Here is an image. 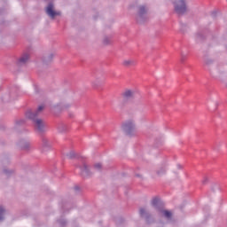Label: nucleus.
<instances>
[{
    "instance_id": "1",
    "label": "nucleus",
    "mask_w": 227,
    "mask_h": 227,
    "mask_svg": "<svg viewBox=\"0 0 227 227\" xmlns=\"http://www.w3.org/2000/svg\"><path fill=\"white\" fill-rule=\"evenodd\" d=\"M44 107L43 105H41L35 111L33 112V110H28L26 113V118L33 121L34 127L37 132H45V122L38 118V116L42 114V111H43Z\"/></svg>"
},
{
    "instance_id": "2",
    "label": "nucleus",
    "mask_w": 227,
    "mask_h": 227,
    "mask_svg": "<svg viewBox=\"0 0 227 227\" xmlns=\"http://www.w3.org/2000/svg\"><path fill=\"white\" fill-rule=\"evenodd\" d=\"M151 205L157 213L160 214L161 215L165 216L166 219H171V211L164 210L162 208V202H160V199L155 197L152 200Z\"/></svg>"
},
{
    "instance_id": "3",
    "label": "nucleus",
    "mask_w": 227,
    "mask_h": 227,
    "mask_svg": "<svg viewBox=\"0 0 227 227\" xmlns=\"http://www.w3.org/2000/svg\"><path fill=\"white\" fill-rule=\"evenodd\" d=\"M174 10L178 15H184L187 12V1L175 0L173 2Z\"/></svg>"
},
{
    "instance_id": "4",
    "label": "nucleus",
    "mask_w": 227,
    "mask_h": 227,
    "mask_svg": "<svg viewBox=\"0 0 227 227\" xmlns=\"http://www.w3.org/2000/svg\"><path fill=\"white\" fill-rule=\"evenodd\" d=\"M121 129L126 134L132 136L136 132V122L134 120H128L122 123Z\"/></svg>"
},
{
    "instance_id": "5",
    "label": "nucleus",
    "mask_w": 227,
    "mask_h": 227,
    "mask_svg": "<svg viewBox=\"0 0 227 227\" xmlns=\"http://www.w3.org/2000/svg\"><path fill=\"white\" fill-rule=\"evenodd\" d=\"M146 13H148V5L141 4L138 6L137 21L143 22L146 19Z\"/></svg>"
},
{
    "instance_id": "6",
    "label": "nucleus",
    "mask_w": 227,
    "mask_h": 227,
    "mask_svg": "<svg viewBox=\"0 0 227 227\" xmlns=\"http://www.w3.org/2000/svg\"><path fill=\"white\" fill-rule=\"evenodd\" d=\"M46 13H47L48 17H50L51 19H54V17H59V15H61V12L56 11L54 9V4H52V3H50L47 5Z\"/></svg>"
},
{
    "instance_id": "7",
    "label": "nucleus",
    "mask_w": 227,
    "mask_h": 227,
    "mask_svg": "<svg viewBox=\"0 0 227 227\" xmlns=\"http://www.w3.org/2000/svg\"><path fill=\"white\" fill-rule=\"evenodd\" d=\"M41 150L43 153H45V152H49V150H51V142H49L47 138L43 139V146Z\"/></svg>"
},
{
    "instance_id": "8",
    "label": "nucleus",
    "mask_w": 227,
    "mask_h": 227,
    "mask_svg": "<svg viewBox=\"0 0 227 227\" xmlns=\"http://www.w3.org/2000/svg\"><path fill=\"white\" fill-rule=\"evenodd\" d=\"M81 172L82 176H90V175H91V170L88 165H86V163H83L82 167L81 168Z\"/></svg>"
},
{
    "instance_id": "9",
    "label": "nucleus",
    "mask_w": 227,
    "mask_h": 227,
    "mask_svg": "<svg viewBox=\"0 0 227 227\" xmlns=\"http://www.w3.org/2000/svg\"><path fill=\"white\" fill-rule=\"evenodd\" d=\"M132 97H134V90H126L124 91V93H122V98L125 100H129V99L132 98Z\"/></svg>"
},
{
    "instance_id": "10",
    "label": "nucleus",
    "mask_w": 227,
    "mask_h": 227,
    "mask_svg": "<svg viewBox=\"0 0 227 227\" xmlns=\"http://www.w3.org/2000/svg\"><path fill=\"white\" fill-rule=\"evenodd\" d=\"M123 67H136V60L134 59H125L122 62Z\"/></svg>"
},
{
    "instance_id": "11",
    "label": "nucleus",
    "mask_w": 227,
    "mask_h": 227,
    "mask_svg": "<svg viewBox=\"0 0 227 227\" xmlns=\"http://www.w3.org/2000/svg\"><path fill=\"white\" fill-rule=\"evenodd\" d=\"M27 61H29V54L26 53L19 59V65H26Z\"/></svg>"
},
{
    "instance_id": "12",
    "label": "nucleus",
    "mask_w": 227,
    "mask_h": 227,
    "mask_svg": "<svg viewBox=\"0 0 227 227\" xmlns=\"http://www.w3.org/2000/svg\"><path fill=\"white\" fill-rule=\"evenodd\" d=\"M58 129L59 132H60V134H63L68 130V126L67 124H59Z\"/></svg>"
},
{
    "instance_id": "13",
    "label": "nucleus",
    "mask_w": 227,
    "mask_h": 227,
    "mask_svg": "<svg viewBox=\"0 0 227 227\" xmlns=\"http://www.w3.org/2000/svg\"><path fill=\"white\" fill-rule=\"evenodd\" d=\"M54 58V53H50L47 56L44 57L43 62L49 63L50 61H52V59Z\"/></svg>"
},
{
    "instance_id": "14",
    "label": "nucleus",
    "mask_w": 227,
    "mask_h": 227,
    "mask_svg": "<svg viewBox=\"0 0 227 227\" xmlns=\"http://www.w3.org/2000/svg\"><path fill=\"white\" fill-rule=\"evenodd\" d=\"M4 215H6V210L3 206H0V221H3V219H4Z\"/></svg>"
},
{
    "instance_id": "15",
    "label": "nucleus",
    "mask_w": 227,
    "mask_h": 227,
    "mask_svg": "<svg viewBox=\"0 0 227 227\" xmlns=\"http://www.w3.org/2000/svg\"><path fill=\"white\" fill-rule=\"evenodd\" d=\"M110 43H111V36L106 35L103 38V45H110Z\"/></svg>"
},
{
    "instance_id": "16",
    "label": "nucleus",
    "mask_w": 227,
    "mask_h": 227,
    "mask_svg": "<svg viewBox=\"0 0 227 227\" xmlns=\"http://www.w3.org/2000/svg\"><path fill=\"white\" fill-rule=\"evenodd\" d=\"M139 214H140L141 217H146V215H147L146 208H145V207L140 208Z\"/></svg>"
},
{
    "instance_id": "17",
    "label": "nucleus",
    "mask_w": 227,
    "mask_h": 227,
    "mask_svg": "<svg viewBox=\"0 0 227 227\" xmlns=\"http://www.w3.org/2000/svg\"><path fill=\"white\" fill-rule=\"evenodd\" d=\"M31 146V144L29 142H24V144H21V148L23 150H29V147Z\"/></svg>"
},
{
    "instance_id": "18",
    "label": "nucleus",
    "mask_w": 227,
    "mask_h": 227,
    "mask_svg": "<svg viewBox=\"0 0 227 227\" xmlns=\"http://www.w3.org/2000/svg\"><path fill=\"white\" fill-rule=\"evenodd\" d=\"M93 169L95 171H100L102 169V164L101 163H96L94 164Z\"/></svg>"
},
{
    "instance_id": "19",
    "label": "nucleus",
    "mask_w": 227,
    "mask_h": 227,
    "mask_svg": "<svg viewBox=\"0 0 227 227\" xmlns=\"http://www.w3.org/2000/svg\"><path fill=\"white\" fill-rule=\"evenodd\" d=\"M4 173L5 175H7V176H8V175H12V173H13V170L5 168V169L4 170Z\"/></svg>"
},
{
    "instance_id": "20",
    "label": "nucleus",
    "mask_w": 227,
    "mask_h": 227,
    "mask_svg": "<svg viewBox=\"0 0 227 227\" xmlns=\"http://www.w3.org/2000/svg\"><path fill=\"white\" fill-rule=\"evenodd\" d=\"M74 156H75V153H69V158L70 159H74Z\"/></svg>"
},
{
    "instance_id": "21",
    "label": "nucleus",
    "mask_w": 227,
    "mask_h": 227,
    "mask_svg": "<svg viewBox=\"0 0 227 227\" xmlns=\"http://www.w3.org/2000/svg\"><path fill=\"white\" fill-rule=\"evenodd\" d=\"M64 107H66V108H67V107H70V105H67V106H65Z\"/></svg>"
},
{
    "instance_id": "22",
    "label": "nucleus",
    "mask_w": 227,
    "mask_h": 227,
    "mask_svg": "<svg viewBox=\"0 0 227 227\" xmlns=\"http://www.w3.org/2000/svg\"><path fill=\"white\" fill-rule=\"evenodd\" d=\"M202 182H203V184H205V182H207V178H205V180H203Z\"/></svg>"
}]
</instances>
